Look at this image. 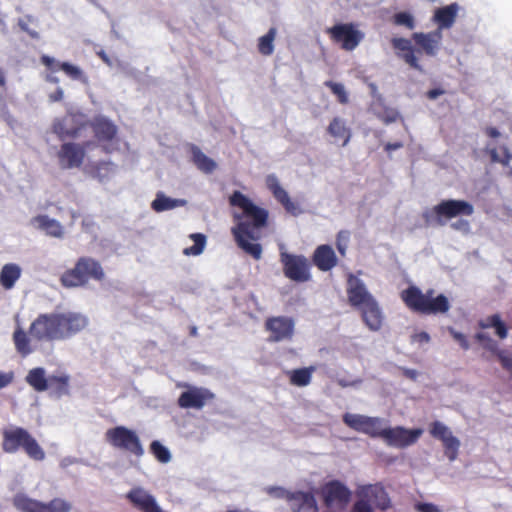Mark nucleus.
Segmentation results:
<instances>
[{
  "label": "nucleus",
  "mask_w": 512,
  "mask_h": 512,
  "mask_svg": "<svg viewBox=\"0 0 512 512\" xmlns=\"http://www.w3.org/2000/svg\"><path fill=\"white\" fill-rule=\"evenodd\" d=\"M417 339L418 341L420 342H429L430 341V336L427 332H421L419 334H417Z\"/></svg>",
  "instance_id": "61"
},
{
  "label": "nucleus",
  "mask_w": 512,
  "mask_h": 512,
  "mask_svg": "<svg viewBox=\"0 0 512 512\" xmlns=\"http://www.w3.org/2000/svg\"><path fill=\"white\" fill-rule=\"evenodd\" d=\"M114 165L110 161H100L90 166L91 175L99 181L108 179L113 173Z\"/></svg>",
  "instance_id": "40"
},
{
  "label": "nucleus",
  "mask_w": 512,
  "mask_h": 512,
  "mask_svg": "<svg viewBox=\"0 0 512 512\" xmlns=\"http://www.w3.org/2000/svg\"><path fill=\"white\" fill-rule=\"evenodd\" d=\"M20 276L21 269L17 264H5L0 271V284L3 288L9 290L14 287Z\"/></svg>",
  "instance_id": "32"
},
{
  "label": "nucleus",
  "mask_w": 512,
  "mask_h": 512,
  "mask_svg": "<svg viewBox=\"0 0 512 512\" xmlns=\"http://www.w3.org/2000/svg\"><path fill=\"white\" fill-rule=\"evenodd\" d=\"M284 275L295 282H306L310 279L309 264L302 255H293L285 251L280 253Z\"/></svg>",
  "instance_id": "12"
},
{
  "label": "nucleus",
  "mask_w": 512,
  "mask_h": 512,
  "mask_svg": "<svg viewBox=\"0 0 512 512\" xmlns=\"http://www.w3.org/2000/svg\"><path fill=\"white\" fill-rule=\"evenodd\" d=\"M190 238L193 240L194 245L185 248L183 250V253L187 256L200 255L203 252L206 245V236L202 233H193L190 235Z\"/></svg>",
  "instance_id": "41"
},
{
  "label": "nucleus",
  "mask_w": 512,
  "mask_h": 512,
  "mask_svg": "<svg viewBox=\"0 0 512 512\" xmlns=\"http://www.w3.org/2000/svg\"><path fill=\"white\" fill-rule=\"evenodd\" d=\"M267 186L272 192L274 198L284 207L288 213L294 216L300 214L301 210L299 206L290 199L287 191L280 185L278 179L275 176H269L267 178Z\"/></svg>",
  "instance_id": "24"
},
{
  "label": "nucleus",
  "mask_w": 512,
  "mask_h": 512,
  "mask_svg": "<svg viewBox=\"0 0 512 512\" xmlns=\"http://www.w3.org/2000/svg\"><path fill=\"white\" fill-rule=\"evenodd\" d=\"M430 435L442 442L444 453L450 461H454L458 456L460 441L452 434L448 426L440 421H434L429 426Z\"/></svg>",
  "instance_id": "17"
},
{
  "label": "nucleus",
  "mask_w": 512,
  "mask_h": 512,
  "mask_svg": "<svg viewBox=\"0 0 512 512\" xmlns=\"http://www.w3.org/2000/svg\"><path fill=\"white\" fill-rule=\"evenodd\" d=\"M331 40L346 51L354 50L362 41L364 34L353 23L336 24L327 29Z\"/></svg>",
  "instance_id": "11"
},
{
  "label": "nucleus",
  "mask_w": 512,
  "mask_h": 512,
  "mask_svg": "<svg viewBox=\"0 0 512 512\" xmlns=\"http://www.w3.org/2000/svg\"><path fill=\"white\" fill-rule=\"evenodd\" d=\"M2 448L7 453H15L22 448L35 461L45 459V452L37 440L22 427L4 430Z\"/></svg>",
  "instance_id": "6"
},
{
  "label": "nucleus",
  "mask_w": 512,
  "mask_h": 512,
  "mask_svg": "<svg viewBox=\"0 0 512 512\" xmlns=\"http://www.w3.org/2000/svg\"><path fill=\"white\" fill-rule=\"evenodd\" d=\"M178 386L188 388L187 391L180 394L177 400L178 406L183 409H202L215 397V395L207 388L188 386L187 384H179Z\"/></svg>",
  "instance_id": "16"
},
{
  "label": "nucleus",
  "mask_w": 512,
  "mask_h": 512,
  "mask_svg": "<svg viewBox=\"0 0 512 512\" xmlns=\"http://www.w3.org/2000/svg\"><path fill=\"white\" fill-rule=\"evenodd\" d=\"M386 429L387 427L383 426V421L380 418L368 416L361 433L367 434L373 438L384 439V432Z\"/></svg>",
  "instance_id": "38"
},
{
  "label": "nucleus",
  "mask_w": 512,
  "mask_h": 512,
  "mask_svg": "<svg viewBox=\"0 0 512 512\" xmlns=\"http://www.w3.org/2000/svg\"><path fill=\"white\" fill-rule=\"evenodd\" d=\"M393 23L398 26H405L413 29L415 26L414 18L407 12H399L393 16Z\"/></svg>",
  "instance_id": "49"
},
{
  "label": "nucleus",
  "mask_w": 512,
  "mask_h": 512,
  "mask_svg": "<svg viewBox=\"0 0 512 512\" xmlns=\"http://www.w3.org/2000/svg\"><path fill=\"white\" fill-rule=\"evenodd\" d=\"M473 206L465 200H442L431 210L423 213L426 225H444L447 220L461 216H470Z\"/></svg>",
  "instance_id": "7"
},
{
  "label": "nucleus",
  "mask_w": 512,
  "mask_h": 512,
  "mask_svg": "<svg viewBox=\"0 0 512 512\" xmlns=\"http://www.w3.org/2000/svg\"><path fill=\"white\" fill-rule=\"evenodd\" d=\"M6 85V79L4 72L0 69V87H4Z\"/></svg>",
  "instance_id": "63"
},
{
  "label": "nucleus",
  "mask_w": 512,
  "mask_h": 512,
  "mask_svg": "<svg viewBox=\"0 0 512 512\" xmlns=\"http://www.w3.org/2000/svg\"><path fill=\"white\" fill-rule=\"evenodd\" d=\"M319 494L327 508L333 506L344 507L351 499L350 489L339 480L326 482L319 490Z\"/></svg>",
  "instance_id": "14"
},
{
  "label": "nucleus",
  "mask_w": 512,
  "mask_h": 512,
  "mask_svg": "<svg viewBox=\"0 0 512 512\" xmlns=\"http://www.w3.org/2000/svg\"><path fill=\"white\" fill-rule=\"evenodd\" d=\"M499 361L504 369L512 372V354L508 351H501L498 354Z\"/></svg>",
  "instance_id": "51"
},
{
  "label": "nucleus",
  "mask_w": 512,
  "mask_h": 512,
  "mask_svg": "<svg viewBox=\"0 0 512 512\" xmlns=\"http://www.w3.org/2000/svg\"><path fill=\"white\" fill-rule=\"evenodd\" d=\"M327 132L335 140L342 141V146H346L351 139V130L340 117H334L327 127Z\"/></svg>",
  "instance_id": "30"
},
{
  "label": "nucleus",
  "mask_w": 512,
  "mask_h": 512,
  "mask_svg": "<svg viewBox=\"0 0 512 512\" xmlns=\"http://www.w3.org/2000/svg\"><path fill=\"white\" fill-rule=\"evenodd\" d=\"M88 319L77 312H51L39 314L29 326V336L37 342L64 341L80 333Z\"/></svg>",
  "instance_id": "2"
},
{
  "label": "nucleus",
  "mask_w": 512,
  "mask_h": 512,
  "mask_svg": "<svg viewBox=\"0 0 512 512\" xmlns=\"http://www.w3.org/2000/svg\"><path fill=\"white\" fill-rule=\"evenodd\" d=\"M150 452L161 463H168L171 460V454L168 448L157 440L151 442Z\"/></svg>",
  "instance_id": "44"
},
{
  "label": "nucleus",
  "mask_w": 512,
  "mask_h": 512,
  "mask_svg": "<svg viewBox=\"0 0 512 512\" xmlns=\"http://www.w3.org/2000/svg\"><path fill=\"white\" fill-rule=\"evenodd\" d=\"M13 506L20 512H70L71 505L66 500L54 498L48 503L31 499L24 494L13 498Z\"/></svg>",
  "instance_id": "10"
},
{
  "label": "nucleus",
  "mask_w": 512,
  "mask_h": 512,
  "mask_svg": "<svg viewBox=\"0 0 512 512\" xmlns=\"http://www.w3.org/2000/svg\"><path fill=\"white\" fill-rule=\"evenodd\" d=\"M92 143L64 142L56 153L58 165L62 170L80 168L86 158L87 149Z\"/></svg>",
  "instance_id": "9"
},
{
  "label": "nucleus",
  "mask_w": 512,
  "mask_h": 512,
  "mask_svg": "<svg viewBox=\"0 0 512 512\" xmlns=\"http://www.w3.org/2000/svg\"><path fill=\"white\" fill-rule=\"evenodd\" d=\"M49 388L51 390V393L57 397L60 398L65 395L70 394V377L69 375L62 374V375H51L49 376Z\"/></svg>",
  "instance_id": "35"
},
{
  "label": "nucleus",
  "mask_w": 512,
  "mask_h": 512,
  "mask_svg": "<svg viewBox=\"0 0 512 512\" xmlns=\"http://www.w3.org/2000/svg\"><path fill=\"white\" fill-rule=\"evenodd\" d=\"M422 434L423 430L421 428L406 429L402 426L394 428L387 427L384 432L383 440L389 446L405 448L415 444Z\"/></svg>",
  "instance_id": "19"
},
{
  "label": "nucleus",
  "mask_w": 512,
  "mask_h": 512,
  "mask_svg": "<svg viewBox=\"0 0 512 512\" xmlns=\"http://www.w3.org/2000/svg\"><path fill=\"white\" fill-rule=\"evenodd\" d=\"M13 341L17 352L26 357L33 352L30 338L22 328H17L13 333Z\"/></svg>",
  "instance_id": "37"
},
{
  "label": "nucleus",
  "mask_w": 512,
  "mask_h": 512,
  "mask_svg": "<svg viewBox=\"0 0 512 512\" xmlns=\"http://www.w3.org/2000/svg\"><path fill=\"white\" fill-rule=\"evenodd\" d=\"M229 202L232 206L242 210L241 214L234 216L238 223L232 229L237 245L255 260H259L262 256V246L259 243H251L249 240H257L259 238L254 234V230L266 226L268 211L255 205L240 191H234L230 196Z\"/></svg>",
  "instance_id": "1"
},
{
  "label": "nucleus",
  "mask_w": 512,
  "mask_h": 512,
  "mask_svg": "<svg viewBox=\"0 0 512 512\" xmlns=\"http://www.w3.org/2000/svg\"><path fill=\"white\" fill-rule=\"evenodd\" d=\"M83 129L85 122L77 123L74 117L56 118L52 124V131L60 140L78 138Z\"/></svg>",
  "instance_id": "22"
},
{
  "label": "nucleus",
  "mask_w": 512,
  "mask_h": 512,
  "mask_svg": "<svg viewBox=\"0 0 512 512\" xmlns=\"http://www.w3.org/2000/svg\"><path fill=\"white\" fill-rule=\"evenodd\" d=\"M445 94V90L441 88L430 89L426 92V97L430 100H435L439 96Z\"/></svg>",
  "instance_id": "56"
},
{
  "label": "nucleus",
  "mask_w": 512,
  "mask_h": 512,
  "mask_svg": "<svg viewBox=\"0 0 512 512\" xmlns=\"http://www.w3.org/2000/svg\"><path fill=\"white\" fill-rule=\"evenodd\" d=\"M458 6L456 3L439 8L435 11L434 20L440 28H449L455 21Z\"/></svg>",
  "instance_id": "34"
},
{
  "label": "nucleus",
  "mask_w": 512,
  "mask_h": 512,
  "mask_svg": "<svg viewBox=\"0 0 512 512\" xmlns=\"http://www.w3.org/2000/svg\"><path fill=\"white\" fill-rule=\"evenodd\" d=\"M190 152L192 162L203 173L210 174L216 169V162L205 155L198 146L192 144Z\"/></svg>",
  "instance_id": "31"
},
{
  "label": "nucleus",
  "mask_w": 512,
  "mask_h": 512,
  "mask_svg": "<svg viewBox=\"0 0 512 512\" xmlns=\"http://www.w3.org/2000/svg\"><path fill=\"white\" fill-rule=\"evenodd\" d=\"M350 240V232L347 230H341L338 232L336 237V248L339 254L344 257Z\"/></svg>",
  "instance_id": "47"
},
{
  "label": "nucleus",
  "mask_w": 512,
  "mask_h": 512,
  "mask_svg": "<svg viewBox=\"0 0 512 512\" xmlns=\"http://www.w3.org/2000/svg\"><path fill=\"white\" fill-rule=\"evenodd\" d=\"M178 203V200L166 197L165 195L159 193L153 200L151 207L156 212H162L177 207Z\"/></svg>",
  "instance_id": "42"
},
{
  "label": "nucleus",
  "mask_w": 512,
  "mask_h": 512,
  "mask_svg": "<svg viewBox=\"0 0 512 512\" xmlns=\"http://www.w3.org/2000/svg\"><path fill=\"white\" fill-rule=\"evenodd\" d=\"M63 90L62 88H57L53 93L49 95L50 102H58L63 99Z\"/></svg>",
  "instance_id": "57"
},
{
  "label": "nucleus",
  "mask_w": 512,
  "mask_h": 512,
  "mask_svg": "<svg viewBox=\"0 0 512 512\" xmlns=\"http://www.w3.org/2000/svg\"><path fill=\"white\" fill-rule=\"evenodd\" d=\"M313 262L321 271H329L337 265L338 259L331 246L320 245L313 254Z\"/></svg>",
  "instance_id": "28"
},
{
  "label": "nucleus",
  "mask_w": 512,
  "mask_h": 512,
  "mask_svg": "<svg viewBox=\"0 0 512 512\" xmlns=\"http://www.w3.org/2000/svg\"><path fill=\"white\" fill-rule=\"evenodd\" d=\"M86 127H90L92 129L95 139L101 144L103 150L106 153H110L112 150L110 149L109 144L117 136V126L107 118L99 116L91 121H86L85 128Z\"/></svg>",
  "instance_id": "18"
},
{
  "label": "nucleus",
  "mask_w": 512,
  "mask_h": 512,
  "mask_svg": "<svg viewBox=\"0 0 512 512\" xmlns=\"http://www.w3.org/2000/svg\"><path fill=\"white\" fill-rule=\"evenodd\" d=\"M31 224L45 232L46 235L54 238H62L64 236V228L55 219L49 218L47 215H37L31 219Z\"/></svg>",
  "instance_id": "29"
},
{
  "label": "nucleus",
  "mask_w": 512,
  "mask_h": 512,
  "mask_svg": "<svg viewBox=\"0 0 512 512\" xmlns=\"http://www.w3.org/2000/svg\"><path fill=\"white\" fill-rule=\"evenodd\" d=\"M30 37L34 38V39H37L39 37V34L34 31V30H31V29H28V31L26 32Z\"/></svg>",
  "instance_id": "64"
},
{
  "label": "nucleus",
  "mask_w": 512,
  "mask_h": 512,
  "mask_svg": "<svg viewBox=\"0 0 512 512\" xmlns=\"http://www.w3.org/2000/svg\"><path fill=\"white\" fill-rule=\"evenodd\" d=\"M287 500L293 512H318V504L312 492H290Z\"/></svg>",
  "instance_id": "23"
},
{
  "label": "nucleus",
  "mask_w": 512,
  "mask_h": 512,
  "mask_svg": "<svg viewBox=\"0 0 512 512\" xmlns=\"http://www.w3.org/2000/svg\"><path fill=\"white\" fill-rule=\"evenodd\" d=\"M14 373L13 372H0V389L7 387L13 382Z\"/></svg>",
  "instance_id": "55"
},
{
  "label": "nucleus",
  "mask_w": 512,
  "mask_h": 512,
  "mask_svg": "<svg viewBox=\"0 0 512 512\" xmlns=\"http://www.w3.org/2000/svg\"><path fill=\"white\" fill-rule=\"evenodd\" d=\"M488 325L495 328L496 334L503 339L507 336V327L501 320L500 316L495 314L488 318Z\"/></svg>",
  "instance_id": "48"
},
{
  "label": "nucleus",
  "mask_w": 512,
  "mask_h": 512,
  "mask_svg": "<svg viewBox=\"0 0 512 512\" xmlns=\"http://www.w3.org/2000/svg\"><path fill=\"white\" fill-rule=\"evenodd\" d=\"M352 512H373V510L368 501L358 500L354 503Z\"/></svg>",
  "instance_id": "53"
},
{
  "label": "nucleus",
  "mask_w": 512,
  "mask_h": 512,
  "mask_svg": "<svg viewBox=\"0 0 512 512\" xmlns=\"http://www.w3.org/2000/svg\"><path fill=\"white\" fill-rule=\"evenodd\" d=\"M368 416L360 414L345 413L343 415V422L351 429L362 432Z\"/></svg>",
  "instance_id": "43"
},
{
  "label": "nucleus",
  "mask_w": 512,
  "mask_h": 512,
  "mask_svg": "<svg viewBox=\"0 0 512 512\" xmlns=\"http://www.w3.org/2000/svg\"><path fill=\"white\" fill-rule=\"evenodd\" d=\"M315 368L313 366L294 369L289 372L290 383L294 386L304 387L310 384L312 374Z\"/></svg>",
  "instance_id": "36"
},
{
  "label": "nucleus",
  "mask_w": 512,
  "mask_h": 512,
  "mask_svg": "<svg viewBox=\"0 0 512 512\" xmlns=\"http://www.w3.org/2000/svg\"><path fill=\"white\" fill-rule=\"evenodd\" d=\"M401 371L402 375L408 379L416 380L418 377V372L414 369L402 368Z\"/></svg>",
  "instance_id": "58"
},
{
  "label": "nucleus",
  "mask_w": 512,
  "mask_h": 512,
  "mask_svg": "<svg viewBox=\"0 0 512 512\" xmlns=\"http://www.w3.org/2000/svg\"><path fill=\"white\" fill-rule=\"evenodd\" d=\"M324 85L328 87L331 92L336 96L340 104H347L349 102L348 93L342 83H337L331 80L325 81Z\"/></svg>",
  "instance_id": "45"
},
{
  "label": "nucleus",
  "mask_w": 512,
  "mask_h": 512,
  "mask_svg": "<svg viewBox=\"0 0 512 512\" xmlns=\"http://www.w3.org/2000/svg\"><path fill=\"white\" fill-rule=\"evenodd\" d=\"M40 60L41 63L52 72L62 70L72 80L82 82L86 81V77L83 71L78 66L70 64L68 62H58L48 55H42Z\"/></svg>",
  "instance_id": "25"
},
{
  "label": "nucleus",
  "mask_w": 512,
  "mask_h": 512,
  "mask_svg": "<svg viewBox=\"0 0 512 512\" xmlns=\"http://www.w3.org/2000/svg\"><path fill=\"white\" fill-rule=\"evenodd\" d=\"M403 146H404L403 143L400 142V141H397V142H394V143L388 142V143L385 144L384 149H385L386 152H391V151L400 149Z\"/></svg>",
  "instance_id": "59"
},
{
  "label": "nucleus",
  "mask_w": 512,
  "mask_h": 512,
  "mask_svg": "<svg viewBox=\"0 0 512 512\" xmlns=\"http://www.w3.org/2000/svg\"><path fill=\"white\" fill-rule=\"evenodd\" d=\"M440 32L430 33H413L412 39L415 43V48L412 46L411 41L406 38H393L391 40L392 47L396 50V55L401 58L411 68L422 71V67L418 62L416 53L424 52L428 56H434L438 50L441 41Z\"/></svg>",
  "instance_id": "3"
},
{
  "label": "nucleus",
  "mask_w": 512,
  "mask_h": 512,
  "mask_svg": "<svg viewBox=\"0 0 512 512\" xmlns=\"http://www.w3.org/2000/svg\"><path fill=\"white\" fill-rule=\"evenodd\" d=\"M448 332L462 349L467 350L469 348L467 337L463 333L456 331L452 327H448Z\"/></svg>",
  "instance_id": "50"
},
{
  "label": "nucleus",
  "mask_w": 512,
  "mask_h": 512,
  "mask_svg": "<svg viewBox=\"0 0 512 512\" xmlns=\"http://www.w3.org/2000/svg\"><path fill=\"white\" fill-rule=\"evenodd\" d=\"M265 330L269 333V342L289 341L294 335V320L287 316L268 317L264 323Z\"/></svg>",
  "instance_id": "15"
},
{
  "label": "nucleus",
  "mask_w": 512,
  "mask_h": 512,
  "mask_svg": "<svg viewBox=\"0 0 512 512\" xmlns=\"http://www.w3.org/2000/svg\"><path fill=\"white\" fill-rule=\"evenodd\" d=\"M1 117L2 119L11 127V128H14L17 124H18V121L17 119L9 112V110L7 109V107H4L2 110H1Z\"/></svg>",
  "instance_id": "54"
},
{
  "label": "nucleus",
  "mask_w": 512,
  "mask_h": 512,
  "mask_svg": "<svg viewBox=\"0 0 512 512\" xmlns=\"http://www.w3.org/2000/svg\"><path fill=\"white\" fill-rule=\"evenodd\" d=\"M105 272L101 263L89 256L79 257L74 267L67 269L60 276V283L65 288L86 286L90 280L102 282Z\"/></svg>",
  "instance_id": "5"
},
{
  "label": "nucleus",
  "mask_w": 512,
  "mask_h": 512,
  "mask_svg": "<svg viewBox=\"0 0 512 512\" xmlns=\"http://www.w3.org/2000/svg\"><path fill=\"white\" fill-rule=\"evenodd\" d=\"M126 499L140 512H164L155 497L142 487L132 488L126 494Z\"/></svg>",
  "instance_id": "21"
},
{
  "label": "nucleus",
  "mask_w": 512,
  "mask_h": 512,
  "mask_svg": "<svg viewBox=\"0 0 512 512\" xmlns=\"http://www.w3.org/2000/svg\"><path fill=\"white\" fill-rule=\"evenodd\" d=\"M402 301L411 311L423 315L445 314L450 309V302L444 294L435 296L433 289L425 293L417 286H409L400 294Z\"/></svg>",
  "instance_id": "4"
},
{
  "label": "nucleus",
  "mask_w": 512,
  "mask_h": 512,
  "mask_svg": "<svg viewBox=\"0 0 512 512\" xmlns=\"http://www.w3.org/2000/svg\"><path fill=\"white\" fill-rule=\"evenodd\" d=\"M25 380L35 391L42 392L49 388V377L46 378L45 370L42 367L31 369Z\"/></svg>",
  "instance_id": "33"
},
{
  "label": "nucleus",
  "mask_w": 512,
  "mask_h": 512,
  "mask_svg": "<svg viewBox=\"0 0 512 512\" xmlns=\"http://www.w3.org/2000/svg\"><path fill=\"white\" fill-rule=\"evenodd\" d=\"M486 135L491 138L486 145L485 151L493 163H500L506 170L505 175L512 178V167L509 166L512 160V153L505 145L497 146L495 140L502 137V134L495 127H487Z\"/></svg>",
  "instance_id": "13"
},
{
  "label": "nucleus",
  "mask_w": 512,
  "mask_h": 512,
  "mask_svg": "<svg viewBox=\"0 0 512 512\" xmlns=\"http://www.w3.org/2000/svg\"><path fill=\"white\" fill-rule=\"evenodd\" d=\"M360 494L367 497L380 510H387L391 506L390 497L381 484L364 486Z\"/></svg>",
  "instance_id": "26"
},
{
  "label": "nucleus",
  "mask_w": 512,
  "mask_h": 512,
  "mask_svg": "<svg viewBox=\"0 0 512 512\" xmlns=\"http://www.w3.org/2000/svg\"><path fill=\"white\" fill-rule=\"evenodd\" d=\"M346 292L349 304L356 309L375 299L367 290L364 282L352 273L347 275Z\"/></svg>",
  "instance_id": "20"
},
{
  "label": "nucleus",
  "mask_w": 512,
  "mask_h": 512,
  "mask_svg": "<svg viewBox=\"0 0 512 512\" xmlns=\"http://www.w3.org/2000/svg\"><path fill=\"white\" fill-rule=\"evenodd\" d=\"M415 510L417 512H440L437 505L433 503H417L415 504Z\"/></svg>",
  "instance_id": "52"
},
{
  "label": "nucleus",
  "mask_w": 512,
  "mask_h": 512,
  "mask_svg": "<svg viewBox=\"0 0 512 512\" xmlns=\"http://www.w3.org/2000/svg\"><path fill=\"white\" fill-rule=\"evenodd\" d=\"M361 312L362 320L372 331H377L382 326V312L376 299L358 309Z\"/></svg>",
  "instance_id": "27"
},
{
  "label": "nucleus",
  "mask_w": 512,
  "mask_h": 512,
  "mask_svg": "<svg viewBox=\"0 0 512 512\" xmlns=\"http://www.w3.org/2000/svg\"><path fill=\"white\" fill-rule=\"evenodd\" d=\"M361 382H362L361 379H356L351 382H348L347 380H344V379H338V381H337L338 385L343 388L349 387V386H356V385H359Z\"/></svg>",
  "instance_id": "60"
},
{
  "label": "nucleus",
  "mask_w": 512,
  "mask_h": 512,
  "mask_svg": "<svg viewBox=\"0 0 512 512\" xmlns=\"http://www.w3.org/2000/svg\"><path fill=\"white\" fill-rule=\"evenodd\" d=\"M377 118L384 124L388 125L396 122L400 118V114L394 108L384 107L382 111L377 113Z\"/></svg>",
  "instance_id": "46"
},
{
  "label": "nucleus",
  "mask_w": 512,
  "mask_h": 512,
  "mask_svg": "<svg viewBox=\"0 0 512 512\" xmlns=\"http://www.w3.org/2000/svg\"><path fill=\"white\" fill-rule=\"evenodd\" d=\"M18 25L21 28V30L24 32H27L29 29L28 24L23 20H19Z\"/></svg>",
  "instance_id": "62"
},
{
  "label": "nucleus",
  "mask_w": 512,
  "mask_h": 512,
  "mask_svg": "<svg viewBox=\"0 0 512 512\" xmlns=\"http://www.w3.org/2000/svg\"><path fill=\"white\" fill-rule=\"evenodd\" d=\"M277 30L271 27L269 31L259 38L258 51L263 56H269L274 52V40L276 38Z\"/></svg>",
  "instance_id": "39"
},
{
  "label": "nucleus",
  "mask_w": 512,
  "mask_h": 512,
  "mask_svg": "<svg viewBox=\"0 0 512 512\" xmlns=\"http://www.w3.org/2000/svg\"><path fill=\"white\" fill-rule=\"evenodd\" d=\"M105 440L113 448L127 452L137 458L144 455V448L138 434L126 426H116L108 429L105 433Z\"/></svg>",
  "instance_id": "8"
}]
</instances>
